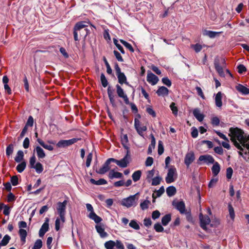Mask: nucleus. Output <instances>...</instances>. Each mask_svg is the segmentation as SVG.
<instances>
[{
  "instance_id": "38",
  "label": "nucleus",
  "mask_w": 249,
  "mask_h": 249,
  "mask_svg": "<svg viewBox=\"0 0 249 249\" xmlns=\"http://www.w3.org/2000/svg\"><path fill=\"white\" fill-rule=\"evenodd\" d=\"M156 144V141L155 138L153 136L152 137V140L151 144L149 145L148 149V154H151L152 152V150L154 149Z\"/></svg>"
},
{
  "instance_id": "4",
  "label": "nucleus",
  "mask_w": 249,
  "mask_h": 249,
  "mask_svg": "<svg viewBox=\"0 0 249 249\" xmlns=\"http://www.w3.org/2000/svg\"><path fill=\"white\" fill-rule=\"evenodd\" d=\"M138 194L139 193H137L134 195L131 196L126 198L124 199L122 201V204L127 208L136 206L138 200V197L137 196Z\"/></svg>"
},
{
  "instance_id": "1",
  "label": "nucleus",
  "mask_w": 249,
  "mask_h": 249,
  "mask_svg": "<svg viewBox=\"0 0 249 249\" xmlns=\"http://www.w3.org/2000/svg\"><path fill=\"white\" fill-rule=\"evenodd\" d=\"M229 136L234 146L238 149V153L245 160H247L246 156L249 155V135L246 136L240 129L230 128Z\"/></svg>"
},
{
  "instance_id": "58",
  "label": "nucleus",
  "mask_w": 249,
  "mask_h": 249,
  "mask_svg": "<svg viewBox=\"0 0 249 249\" xmlns=\"http://www.w3.org/2000/svg\"><path fill=\"white\" fill-rule=\"evenodd\" d=\"M162 82L164 85H166L168 87H170L172 85L171 81L168 77H163L162 79Z\"/></svg>"
},
{
  "instance_id": "49",
  "label": "nucleus",
  "mask_w": 249,
  "mask_h": 249,
  "mask_svg": "<svg viewBox=\"0 0 249 249\" xmlns=\"http://www.w3.org/2000/svg\"><path fill=\"white\" fill-rule=\"evenodd\" d=\"M113 42L118 50L121 52V53L124 54L125 53L124 51L123 47L118 43V40L115 38H113Z\"/></svg>"
},
{
  "instance_id": "26",
  "label": "nucleus",
  "mask_w": 249,
  "mask_h": 249,
  "mask_svg": "<svg viewBox=\"0 0 249 249\" xmlns=\"http://www.w3.org/2000/svg\"><path fill=\"white\" fill-rule=\"evenodd\" d=\"M220 170V166L217 162H214L212 168V171L213 176H217Z\"/></svg>"
},
{
  "instance_id": "34",
  "label": "nucleus",
  "mask_w": 249,
  "mask_h": 249,
  "mask_svg": "<svg viewBox=\"0 0 249 249\" xmlns=\"http://www.w3.org/2000/svg\"><path fill=\"white\" fill-rule=\"evenodd\" d=\"M142 175V172L140 170H137L133 173L132 178L134 181L136 182L140 180Z\"/></svg>"
},
{
  "instance_id": "46",
  "label": "nucleus",
  "mask_w": 249,
  "mask_h": 249,
  "mask_svg": "<svg viewBox=\"0 0 249 249\" xmlns=\"http://www.w3.org/2000/svg\"><path fill=\"white\" fill-rule=\"evenodd\" d=\"M42 246V242L40 239H37L35 242L32 249H40Z\"/></svg>"
},
{
  "instance_id": "33",
  "label": "nucleus",
  "mask_w": 249,
  "mask_h": 249,
  "mask_svg": "<svg viewBox=\"0 0 249 249\" xmlns=\"http://www.w3.org/2000/svg\"><path fill=\"white\" fill-rule=\"evenodd\" d=\"M171 220V215L170 214H167L164 215L161 219V223L163 226H166Z\"/></svg>"
},
{
  "instance_id": "18",
  "label": "nucleus",
  "mask_w": 249,
  "mask_h": 249,
  "mask_svg": "<svg viewBox=\"0 0 249 249\" xmlns=\"http://www.w3.org/2000/svg\"><path fill=\"white\" fill-rule=\"evenodd\" d=\"M65 222V217L63 216V219L60 216L57 217L55 221V229L56 231L60 230V227L63 225Z\"/></svg>"
},
{
  "instance_id": "54",
  "label": "nucleus",
  "mask_w": 249,
  "mask_h": 249,
  "mask_svg": "<svg viewBox=\"0 0 249 249\" xmlns=\"http://www.w3.org/2000/svg\"><path fill=\"white\" fill-rule=\"evenodd\" d=\"M154 229L157 232H162L164 230L163 228L159 223H156L154 225Z\"/></svg>"
},
{
  "instance_id": "45",
  "label": "nucleus",
  "mask_w": 249,
  "mask_h": 249,
  "mask_svg": "<svg viewBox=\"0 0 249 249\" xmlns=\"http://www.w3.org/2000/svg\"><path fill=\"white\" fill-rule=\"evenodd\" d=\"M170 107L172 111L173 114L177 116L178 112V107L176 106V104L174 102H172L170 106Z\"/></svg>"
},
{
  "instance_id": "50",
  "label": "nucleus",
  "mask_w": 249,
  "mask_h": 249,
  "mask_svg": "<svg viewBox=\"0 0 249 249\" xmlns=\"http://www.w3.org/2000/svg\"><path fill=\"white\" fill-rule=\"evenodd\" d=\"M129 226L135 230H139L140 226L135 220H131L129 224Z\"/></svg>"
},
{
  "instance_id": "23",
  "label": "nucleus",
  "mask_w": 249,
  "mask_h": 249,
  "mask_svg": "<svg viewBox=\"0 0 249 249\" xmlns=\"http://www.w3.org/2000/svg\"><path fill=\"white\" fill-rule=\"evenodd\" d=\"M193 114L194 116L196 118V119L199 122H201L203 121L204 119V115L200 113V111L199 109L195 108L193 110Z\"/></svg>"
},
{
  "instance_id": "27",
  "label": "nucleus",
  "mask_w": 249,
  "mask_h": 249,
  "mask_svg": "<svg viewBox=\"0 0 249 249\" xmlns=\"http://www.w3.org/2000/svg\"><path fill=\"white\" fill-rule=\"evenodd\" d=\"M89 217L94 220L96 223H99L102 220V219L98 216L94 212L90 213Z\"/></svg>"
},
{
  "instance_id": "42",
  "label": "nucleus",
  "mask_w": 249,
  "mask_h": 249,
  "mask_svg": "<svg viewBox=\"0 0 249 249\" xmlns=\"http://www.w3.org/2000/svg\"><path fill=\"white\" fill-rule=\"evenodd\" d=\"M121 141L122 143L124 145V147L127 149L128 148L127 146L128 140L127 135L125 134L121 138Z\"/></svg>"
},
{
  "instance_id": "20",
  "label": "nucleus",
  "mask_w": 249,
  "mask_h": 249,
  "mask_svg": "<svg viewBox=\"0 0 249 249\" xmlns=\"http://www.w3.org/2000/svg\"><path fill=\"white\" fill-rule=\"evenodd\" d=\"M123 177V174L118 172H115L114 170H111L108 174V178L110 179H113L114 178H121Z\"/></svg>"
},
{
  "instance_id": "31",
  "label": "nucleus",
  "mask_w": 249,
  "mask_h": 249,
  "mask_svg": "<svg viewBox=\"0 0 249 249\" xmlns=\"http://www.w3.org/2000/svg\"><path fill=\"white\" fill-rule=\"evenodd\" d=\"M37 142L41 145L43 148L47 149L49 151H52L53 149V147L51 145L46 144L42 140L38 139L37 140Z\"/></svg>"
},
{
  "instance_id": "8",
  "label": "nucleus",
  "mask_w": 249,
  "mask_h": 249,
  "mask_svg": "<svg viewBox=\"0 0 249 249\" xmlns=\"http://www.w3.org/2000/svg\"><path fill=\"white\" fill-rule=\"evenodd\" d=\"M199 219L200 221V227L203 230L207 231V228L206 226L210 224V218L208 215H204L202 213H200Z\"/></svg>"
},
{
  "instance_id": "12",
  "label": "nucleus",
  "mask_w": 249,
  "mask_h": 249,
  "mask_svg": "<svg viewBox=\"0 0 249 249\" xmlns=\"http://www.w3.org/2000/svg\"><path fill=\"white\" fill-rule=\"evenodd\" d=\"M111 162H112L111 158L107 159L105 163L103 165L102 167H101L98 170H96V172L99 174H104L107 173L110 169L109 164Z\"/></svg>"
},
{
  "instance_id": "56",
  "label": "nucleus",
  "mask_w": 249,
  "mask_h": 249,
  "mask_svg": "<svg viewBox=\"0 0 249 249\" xmlns=\"http://www.w3.org/2000/svg\"><path fill=\"white\" fill-rule=\"evenodd\" d=\"M233 173V170L231 167H229L226 170V177L228 179H231Z\"/></svg>"
},
{
  "instance_id": "2",
  "label": "nucleus",
  "mask_w": 249,
  "mask_h": 249,
  "mask_svg": "<svg viewBox=\"0 0 249 249\" xmlns=\"http://www.w3.org/2000/svg\"><path fill=\"white\" fill-rule=\"evenodd\" d=\"M89 22L86 21H82L76 23L74 27L73 36L75 41H78V36L85 38L89 33V30L86 28Z\"/></svg>"
},
{
  "instance_id": "41",
  "label": "nucleus",
  "mask_w": 249,
  "mask_h": 249,
  "mask_svg": "<svg viewBox=\"0 0 249 249\" xmlns=\"http://www.w3.org/2000/svg\"><path fill=\"white\" fill-rule=\"evenodd\" d=\"M14 144H10L6 148V154L7 156L11 155L14 151Z\"/></svg>"
},
{
  "instance_id": "10",
  "label": "nucleus",
  "mask_w": 249,
  "mask_h": 249,
  "mask_svg": "<svg viewBox=\"0 0 249 249\" xmlns=\"http://www.w3.org/2000/svg\"><path fill=\"white\" fill-rule=\"evenodd\" d=\"M116 92L118 96L123 99L125 104H128L129 103V99L126 93H125L124 89L122 87L118 84L116 85Z\"/></svg>"
},
{
  "instance_id": "32",
  "label": "nucleus",
  "mask_w": 249,
  "mask_h": 249,
  "mask_svg": "<svg viewBox=\"0 0 249 249\" xmlns=\"http://www.w3.org/2000/svg\"><path fill=\"white\" fill-rule=\"evenodd\" d=\"M90 181L91 183L97 185H104L107 183V181L104 178H101L98 180H95L93 178H91Z\"/></svg>"
},
{
  "instance_id": "9",
  "label": "nucleus",
  "mask_w": 249,
  "mask_h": 249,
  "mask_svg": "<svg viewBox=\"0 0 249 249\" xmlns=\"http://www.w3.org/2000/svg\"><path fill=\"white\" fill-rule=\"evenodd\" d=\"M173 205L179 211L180 213L183 214L186 213L187 216H190V213H187L185 209V203L183 201H179V202H173Z\"/></svg>"
},
{
  "instance_id": "51",
  "label": "nucleus",
  "mask_w": 249,
  "mask_h": 249,
  "mask_svg": "<svg viewBox=\"0 0 249 249\" xmlns=\"http://www.w3.org/2000/svg\"><path fill=\"white\" fill-rule=\"evenodd\" d=\"M150 202L149 200H145L140 204V207L142 210H145L148 208Z\"/></svg>"
},
{
  "instance_id": "30",
  "label": "nucleus",
  "mask_w": 249,
  "mask_h": 249,
  "mask_svg": "<svg viewBox=\"0 0 249 249\" xmlns=\"http://www.w3.org/2000/svg\"><path fill=\"white\" fill-rule=\"evenodd\" d=\"M21 241L22 242L23 244H24L26 241V237L27 235V231L25 230L20 229L18 231Z\"/></svg>"
},
{
  "instance_id": "44",
  "label": "nucleus",
  "mask_w": 249,
  "mask_h": 249,
  "mask_svg": "<svg viewBox=\"0 0 249 249\" xmlns=\"http://www.w3.org/2000/svg\"><path fill=\"white\" fill-rule=\"evenodd\" d=\"M11 239V237L8 235H5L2 240L1 241V244H2V246H5L8 244L9 243L10 240Z\"/></svg>"
},
{
  "instance_id": "17",
  "label": "nucleus",
  "mask_w": 249,
  "mask_h": 249,
  "mask_svg": "<svg viewBox=\"0 0 249 249\" xmlns=\"http://www.w3.org/2000/svg\"><path fill=\"white\" fill-rule=\"evenodd\" d=\"M198 160L200 161H204L207 163H213L214 160L213 157L210 155H201L199 157Z\"/></svg>"
},
{
  "instance_id": "7",
  "label": "nucleus",
  "mask_w": 249,
  "mask_h": 249,
  "mask_svg": "<svg viewBox=\"0 0 249 249\" xmlns=\"http://www.w3.org/2000/svg\"><path fill=\"white\" fill-rule=\"evenodd\" d=\"M177 178L176 169L175 168H171L168 170L165 180L167 183H171L174 182Z\"/></svg>"
},
{
  "instance_id": "13",
  "label": "nucleus",
  "mask_w": 249,
  "mask_h": 249,
  "mask_svg": "<svg viewBox=\"0 0 249 249\" xmlns=\"http://www.w3.org/2000/svg\"><path fill=\"white\" fill-rule=\"evenodd\" d=\"M78 140V139L73 138L68 140H61L57 143V146L58 147H66L75 143Z\"/></svg>"
},
{
  "instance_id": "55",
  "label": "nucleus",
  "mask_w": 249,
  "mask_h": 249,
  "mask_svg": "<svg viewBox=\"0 0 249 249\" xmlns=\"http://www.w3.org/2000/svg\"><path fill=\"white\" fill-rule=\"evenodd\" d=\"M146 110V112L149 115H151L153 117H155L156 116V114L155 111L150 107H147Z\"/></svg>"
},
{
  "instance_id": "5",
  "label": "nucleus",
  "mask_w": 249,
  "mask_h": 249,
  "mask_svg": "<svg viewBox=\"0 0 249 249\" xmlns=\"http://www.w3.org/2000/svg\"><path fill=\"white\" fill-rule=\"evenodd\" d=\"M67 204V201L64 200L63 202H58L57 203L56 211L59 216L63 218V216L65 217L66 205Z\"/></svg>"
},
{
  "instance_id": "14",
  "label": "nucleus",
  "mask_w": 249,
  "mask_h": 249,
  "mask_svg": "<svg viewBox=\"0 0 249 249\" xmlns=\"http://www.w3.org/2000/svg\"><path fill=\"white\" fill-rule=\"evenodd\" d=\"M49 218L46 217L44 223L42 225L41 228L39 231V236L40 237H43L45 233L48 231L49 229Z\"/></svg>"
},
{
  "instance_id": "64",
  "label": "nucleus",
  "mask_w": 249,
  "mask_h": 249,
  "mask_svg": "<svg viewBox=\"0 0 249 249\" xmlns=\"http://www.w3.org/2000/svg\"><path fill=\"white\" fill-rule=\"evenodd\" d=\"M153 163V159L152 157H149L146 159L145 161V165L146 166H150L152 165Z\"/></svg>"
},
{
  "instance_id": "22",
  "label": "nucleus",
  "mask_w": 249,
  "mask_h": 249,
  "mask_svg": "<svg viewBox=\"0 0 249 249\" xmlns=\"http://www.w3.org/2000/svg\"><path fill=\"white\" fill-rule=\"evenodd\" d=\"M118 82L123 85L124 84H126V85H129L128 82L127 81V78L124 73H122L117 75Z\"/></svg>"
},
{
  "instance_id": "25",
  "label": "nucleus",
  "mask_w": 249,
  "mask_h": 249,
  "mask_svg": "<svg viewBox=\"0 0 249 249\" xmlns=\"http://www.w3.org/2000/svg\"><path fill=\"white\" fill-rule=\"evenodd\" d=\"M95 228L97 232L102 238L106 237L107 236V233L105 231L104 229L101 225H96Z\"/></svg>"
},
{
  "instance_id": "29",
  "label": "nucleus",
  "mask_w": 249,
  "mask_h": 249,
  "mask_svg": "<svg viewBox=\"0 0 249 249\" xmlns=\"http://www.w3.org/2000/svg\"><path fill=\"white\" fill-rule=\"evenodd\" d=\"M36 151L37 156L39 159H43L45 157L46 155L43 149L40 147L37 146L36 148Z\"/></svg>"
},
{
  "instance_id": "37",
  "label": "nucleus",
  "mask_w": 249,
  "mask_h": 249,
  "mask_svg": "<svg viewBox=\"0 0 249 249\" xmlns=\"http://www.w3.org/2000/svg\"><path fill=\"white\" fill-rule=\"evenodd\" d=\"M24 154L22 151L19 150L18 151L17 156L15 158V160L17 162H20L23 159Z\"/></svg>"
},
{
  "instance_id": "63",
  "label": "nucleus",
  "mask_w": 249,
  "mask_h": 249,
  "mask_svg": "<svg viewBox=\"0 0 249 249\" xmlns=\"http://www.w3.org/2000/svg\"><path fill=\"white\" fill-rule=\"evenodd\" d=\"M115 246L118 249H124V247L122 242L120 240H116Z\"/></svg>"
},
{
  "instance_id": "48",
  "label": "nucleus",
  "mask_w": 249,
  "mask_h": 249,
  "mask_svg": "<svg viewBox=\"0 0 249 249\" xmlns=\"http://www.w3.org/2000/svg\"><path fill=\"white\" fill-rule=\"evenodd\" d=\"M100 79H101V81L102 86L104 88L106 87L108 85V82H107V80L106 79V76L104 73H102L101 74Z\"/></svg>"
},
{
  "instance_id": "43",
  "label": "nucleus",
  "mask_w": 249,
  "mask_h": 249,
  "mask_svg": "<svg viewBox=\"0 0 249 249\" xmlns=\"http://www.w3.org/2000/svg\"><path fill=\"white\" fill-rule=\"evenodd\" d=\"M162 178L160 176H157L152 179V185L156 186L160 184Z\"/></svg>"
},
{
  "instance_id": "28",
  "label": "nucleus",
  "mask_w": 249,
  "mask_h": 249,
  "mask_svg": "<svg viewBox=\"0 0 249 249\" xmlns=\"http://www.w3.org/2000/svg\"><path fill=\"white\" fill-rule=\"evenodd\" d=\"M89 217L94 220L96 223H99L102 220V219L98 216L94 212L90 213Z\"/></svg>"
},
{
  "instance_id": "11",
  "label": "nucleus",
  "mask_w": 249,
  "mask_h": 249,
  "mask_svg": "<svg viewBox=\"0 0 249 249\" xmlns=\"http://www.w3.org/2000/svg\"><path fill=\"white\" fill-rule=\"evenodd\" d=\"M135 127L138 132V133L141 136L143 137V132L147 130V127L144 125H141L140 121L135 119Z\"/></svg>"
},
{
  "instance_id": "19",
  "label": "nucleus",
  "mask_w": 249,
  "mask_h": 249,
  "mask_svg": "<svg viewBox=\"0 0 249 249\" xmlns=\"http://www.w3.org/2000/svg\"><path fill=\"white\" fill-rule=\"evenodd\" d=\"M169 90L164 86L160 87L157 90L156 93L159 96H164L168 94Z\"/></svg>"
},
{
  "instance_id": "36",
  "label": "nucleus",
  "mask_w": 249,
  "mask_h": 249,
  "mask_svg": "<svg viewBox=\"0 0 249 249\" xmlns=\"http://www.w3.org/2000/svg\"><path fill=\"white\" fill-rule=\"evenodd\" d=\"M176 193V189L175 187L171 186L166 189V193L169 196H174Z\"/></svg>"
},
{
  "instance_id": "47",
  "label": "nucleus",
  "mask_w": 249,
  "mask_h": 249,
  "mask_svg": "<svg viewBox=\"0 0 249 249\" xmlns=\"http://www.w3.org/2000/svg\"><path fill=\"white\" fill-rule=\"evenodd\" d=\"M120 42L126 48H127L130 52H134V49L132 47V46H131V45L129 43H128V42H127L126 41L124 40H122V39H121L120 40Z\"/></svg>"
},
{
  "instance_id": "24",
  "label": "nucleus",
  "mask_w": 249,
  "mask_h": 249,
  "mask_svg": "<svg viewBox=\"0 0 249 249\" xmlns=\"http://www.w3.org/2000/svg\"><path fill=\"white\" fill-rule=\"evenodd\" d=\"M236 89L240 92L244 94H249V89L245 87L242 85L239 84L236 86Z\"/></svg>"
},
{
  "instance_id": "52",
  "label": "nucleus",
  "mask_w": 249,
  "mask_h": 249,
  "mask_svg": "<svg viewBox=\"0 0 249 249\" xmlns=\"http://www.w3.org/2000/svg\"><path fill=\"white\" fill-rule=\"evenodd\" d=\"M164 151V147L162 142L161 141H159L158 142V154L159 155L162 154Z\"/></svg>"
},
{
  "instance_id": "35",
  "label": "nucleus",
  "mask_w": 249,
  "mask_h": 249,
  "mask_svg": "<svg viewBox=\"0 0 249 249\" xmlns=\"http://www.w3.org/2000/svg\"><path fill=\"white\" fill-rule=\"evenodd\" d=\"M228 210L229 213V217L232 221H233L235 218V213L234 209L231 204H228Z\"/></svg>"
},
{
  "instance_id": "53",
  "label": "nucleus",
  "mask_w": 249,
  "mask_h": 249,
  "mask_svg": "<svg viewBox=\"0 0 249 249\" xmlns=\"http://www.w3.org/2000/svg\"><path fill=\"white\" fill-rule=\"evenodd\" d=\"M191 48H193L196 53H198L201 50L202 47L200 44L197 43L192 45Z\"/></svg>"
},
{
  "instance_id": "39",
  "label": "nucleus",
  "mask_w": 249,
  "mask_h": 249,
  "mask_svg": "<svg viewBox=\"0 0 249 249\" xmlns=\"http://www.w3.org/2000/svg\"><path fill=\"white\" fill-rule=\"evenodd\" d=\"M31 168L35 169L36 172L38 174L41 173L43 170V166L40 162H37L34 167Z\"/></svg>"
},
{
  "instance_id": "15",
  "label": "nucleus",
  "mask_w": 249,
  "mask_h": 249,
  "mask_svg": "<svg viewBox=\"0 0 249 249\" xmlns=\"http://www.w3.org/2000/svg\"><path fill=\"white\" fill-rule=\"evenodd\" d=\"M195 159L194 152H190L187 153L185 157L184 163L187 167L194 161Z\"/></svg>"
},
{
  "instance_id": "62",
  "label": "nucleus",
  "mask_w": 249,
  "mask_h": 249,
  "mask_svg": "<svg viewBox=\"0 0 249 249\" xmlns=\"http://www.w3.org/2000/svg\"><path fill=\"white\" fill-rule=\"evenodd\" d=\"M219 33L213 32L211 31H208L206 32V35L209 36L211 38L214 37L216 35L218 34Z\"/></svg>"
},
{
  "instance_id": "6",
  "label": "nucleus",
  "mask_w": 249,
  "mask_h": 249,
  "mask_svg": "<svg viewBox=\"0 0 249 249\" xmlns=\"http://www.w3.org/2000/svg\"><path fill=\"white\" fill-rule=\"evenodd\" d=\"M129 156L127 152L126 156L124 158L121 159V160H117L114 158H111V159H112V162H115L118 166H119L120 167H121L122 168H125V167H127L128 164L129 163Z\"/></svg>"
},
{
  "instance_id": "59",
  "label": "nucleus",
  "mask_w": 249,
  "mask_h": 249,
  "mask_svg": "<svg viewBox=\"0 0 249 249\" xmlns=\"http://www.w3.org/2000/svg\"><path fill=\"white\" fill-rule=\"evenodd\" d=\"M92 153H90L88 154L87 160H86V166L87 167H89L90 165L91 161L92 160Z\"/></svg>"
},
{
  "instance_id": "60",
  "label": "nucleus",
  "mask_w": 249,
  "mask_h": 249,
  "mask_svg": "<svg viewBox=\"0 0 249 249\" xmlns=\"http://www.w3.org/2000/svg\"><path fill=\"white\" fill-rule=\"evenodd\" d=\"M11 182L13 186H16L18 184V178L17 176H12L11 178Z\"/></svg>"
},
{
  "instance_id": "57",
  "label": "nucleus",
  "mask_w": 249,
  "mask_h": 249,
  "mask_svg": "<svg viewBox=\"0 0 249 249\" xmlns=\"http://www.w3.org/2000/svg\"><path fill=\"white\" fill-rule=\"evenodd\" d=\"M113 53L118 61L120 62L124 61L123 58H122L121 55L118 52H117L116 50H114L113 51Z\"/></svg>"
},
{
  "instance_id": "61",
  "label": "nucleus",
  "mask_w": 249,
  "mask_h": 249,
  "mask_svg": "<svg viewBox=\"0 0 249 249\" xmlns=\"http://www.w3.org/2000/svg\"><path fill=\"white\" fill-rule=\"evenodd\" d=\"M34 124V119L32 116H30L28 118V121L26 124L25 126L28 127V126H32Z\"/></svg>"
},
{
  "instance_id": "3",
  "label": "nucleus",
  "mask_w": 249,
  "mask_h": 249,
  "mask_svg": "<svg viewBox=\"0 0 249 249\" xmlns=\"http://www.w3.org/2000/svg\"><path fill=\"white\" fill-rule=\"evenodd\" d=\"M214 66L216 71L220 76H224L223 71L226 67V61L225 59L221 57H216L214 60Z\"/></svg>"
},
{
  "instance_id": "21",
  "label": "nucleus",
  "mask_w": 249,
  "mask_h": 249,
  "mask_svg": "<svg viewBox=\"0 0 249 249\" xmlns=\"http://www.w3.org/2000/svg\"><path fill=\"white\" fill-rule=\"evenodd\" d=\"M222 93L221 92L219 91L215 96V105L218 107H221L222 106Z\"/></svg>"
},
{
  "instance_id": "16",
  "label": "nucleus",
  "mask_w": 249,
  "mask_h": 249,
  "mask_svg": "<svg viewBox=\"0 0 249 249\" xmlns=\"http://www.w3.org/2000/svg\"><path fill=\"white\" fill-rule=\"evenodd\" d=\"M147 81L152 85H155L158 83L159 78L154 74L152 73L151 71H148L147 72Z\"/></svg>"
},
{
  "instance_id": "40",
  "label": "nucleus",
  "mask_w": 249,
  "mask_h": 249,
  "mask_svg": "<svg viewBox=\"0 0 249 249\" xmlns=\"http://www.w3.org/2000/svg\"><path fill=\"white\" fill-rule=\"evenodd\" d=\"M26 166V163L25 161H22L21 163L18 164L16 169L18 172L21 173L25 169V167Z\"/></svg>"
}]
</instances>
